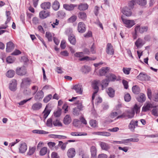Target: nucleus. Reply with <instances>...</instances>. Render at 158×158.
Wrapping results in <instances>:
<instances>
[{
  "mask_svg": "<svg viewBox=\"0 0 158 158\" xmlns=\"http://www.w3.org/2000/svg\"><path fill=\"white\" fill-rule=\"evenodd\" d=\"M72 29L69 28L66 31V33L68 35L70 34L69 35V40L71 44L75 45L76 43V40L75 36L72 34Z\"/></svg>",
  "mask_w": 158,
  "mask_h": 158,
  "instance_id": "1",
  "label": "nucleus"
},
{
  "mask_svg": "<svg viewBox=\"0 0 158 158\" xmlns=\"http://www.w3.org/2000/svg\"><path fill=\"white\" fill-rule=\"evenodd\" d=\"M134 111L131 110L126 111L121 115L118 116L116 119L127 117L128 118H132L134 115Z\"/></svg>",
  "mask_w": 158,
  "mask_h": 158,
  "instance_id": "2",
  "label": "nucleus"
},
{
  "mask_svg": "<svg viewBox=\"0 0 158 158\" xmlns=\"http://www.w3.org/2000/svg\"><path fill=\"white\" fill-rule=\"evenodd\" d=\"M100 84V81H99L95 80L93 82L92 85L93 88L94 90V91L92 96V99L93 100L94 98L95 94H96L98 91L99 88L98 86Z\"/></svg>",
  "mask_w": 158,
  "mask_h": 158,
  "instance_id": "3",
  "label": "nucleus"
},
{
  "mask_svg": "<svg viewBox=\"0 0 158 158\" xmlns=\"http://www.w3.org/2000/svg\"><path fill=\"white\" fill-rule=\"evenodd\" d=\"M121 19L123 23L127 28H131L135 24V21L133 20L125 19L122 16Z\"/></svg>",
  "mask_w": 158,
  "mask_h": 158,
  "instance_id": "4",
  "label": "nucleus"
},
{
  "mask_svg": "<svg viewBox=\"0 0 158 158\" xmlns=\"http://www.w3.org/2000/svg\"><path fill=\"white\" fill-rule=\"evenodd\" d=\"M138 121L133 119L130 122L128 127L131 131L133 132L135 127H138Z\"/></svg>",
  "mask_w": 158,
  "mask_h": 158,
  "instance_id": "5",
  "label": "nucleus"
},
{
  "mask_svg": "<svg viewBox=\"0 0 158 158\" xmlns=\"http://www.w3.org/2000/svg\"><path fill=\"white\" fill-rule=\"evenodd\" d=\"M31 81L29 78H25L22 80L21 87L22 88L26 87L29 86L31 84Z\"/></svg>",
  "mask_w": 158,
  "mask_h": 158,
  "instance_id": "6",
  "label": "nucleus"
},
{
  "mask_svg": "<svg viewBox=\"0 0 158 158\" xmlns=\"http://www.w3.org/2000/svg\"><path fill=\"white\" fill-rule=\"evenodd\" d=\"M16 72L17 74L20 76L24 75L27 73L26 68L24 66L18 67L16 69Z\"/></svg>",
  "mask_w": 158,
  "mask_h": 158,
  "instance_id": "7",
  "label": "nucleus"
},
{
  "mask_svg": "<svg viewBox=\"0 0 158 158\" xmlns=\"http://www.w3.org/2000/svg\"><path fill=\"white\" fill-rule=\"evenodd\" d=\"M148 27H140L139 25H137L135 28V31L136 32H139L141 33L146 32L147 31Z\"/></svg>",
  "mask_w": 158,
  "mask_h": 158,
  "instance_id": "8",
  "label": "nucleus"
},
{
  "mask_svg": "<svg viewBox=\"0 0 158 158\" xmlns=\"http://www.w3.org/2000/svg\"><path fill=\"white\" fill-rule=\"evenodd\" d=\"M67 154L69 158H73L76 155L75 149L73 148L69 149L67 152Z\"/></svg>",
  "mask_w": 158,
  "mask_h": 158,
  "instance_id": "9",
  "label": "nucleus"
},
{
  "mask_svg": "<svg viewBox=\"0 0 158 158\" xmlns=\"http://www.w3.org/2000/svg\"><path fill=\"white\" fill-rule=\"evenodd\" d=\"M27 144L24 142L20 144L19 148V152L20 153H24L27 150Z\"/></svg>",
  "mask_w": 158,
  "mask_h": 158,
  "instance_id": "10",
  "label": "nucleus"
},
{
  "mask_svg": "<svg viewBox=\"0 0 158 158\" xmlns=\"http://www.w3.org/2000/svg\"><path fill=\"white\" fill-rule=\"evenodd\" d=\"M78 31L80 33H84L86 30L85 24L82 22H79L78 24Z\"/></svg>",
  "mask_w": 158,
  "mask_h": 158,
  "instance_id": "11",
  "label": "nucleus"
},
{
  "mask_svg": "<svg viewBox=\"0 0 158 158\" xmlns=\"http://www.w3.org/2000/svg\"><path fill=\"white\" fill-rule=\"evenodd\" d=\"M122 13L127 16H130L132 14L131 9L128 7H125L122 10Z\"/></svg>",
  "mask_w": 158,
  "mask_h": 158,
  "instance_id": "12",
  "label": "nucleus"
},
{
  "mask_svg": "<svg viewBox=\"0 0 158 158\" xmlns=\"http://www.w3.org/2000/svg\"><path fill=\"white\" fill-rule=\"evenodd\" d=\"M106 53L109 55H113L114 54V50L113 47L110 43H108L106 46Z\"/></svg>",
  "mask_w": 158,
  "mask_h": 158,
  "instance_id": "13",
  "label": "nucleus"
},
{
  "mask_svg": "<svg viewBox=\"0 0 158 158\" xmlns=\"http://www.w3.org/2000/svg\"><path fill=\"white\" fill-rule=\"evenodd\" d=\"M77 6V5L73 4H64L63 5L64 8L66 10L69 11L73 10L74 8Z\"/></svg>",
  "mask_w": 158,
  "mask_h": 158,
  "instance_id": "14",
  "label": "nucleus"
},
{
  "mask_svg": "<svg viewBox=\"0 0 158 158\" xmlns=\"http://www.w3.org/2000/svg\"><path fill=\"white\" fill-rule=\"evenodd\" d=\"M44 97V94L42 90L39 91L35 96L34 98L36 101L41 100Z\"/></svg>",
  "mask_w": 158,
  "mask_h": 158,
  "instance_id": "15",
  "label": "nucleus"
},
{
  "mask_svg": "<svg viewBox=\"0 0 158 158\" xmlns=\"http://www.w3.org/2000/svg\"><path fill=\"white\" fill-rule=\"evenodd\" d=\"M73 89L75 90L76 93L79 94H82V86L81 84H77L75 85L73 87Z\"/></svg>",
  "mask_w": 158,
  "mask_h": 158,
  "instance_id": "16",
  "label": "nucleus"
},
{
  "mask_svg": "<svg viewBox=\"0 0 158 158\" xmlns=\"http://www.w3.org/2000/svg\"><path fill=\"white\" fill-rule=\"evenodd\" d=\"M50 13L48 11L42 10L39 13V17L41 19H44L50 15Z\"/></svg>",
  "mask_w": 158,
  "mask_h": 158,
  "instance_id": "17",
  "label": "nucleus"
},
{
  "mask_svg": "<svg viewBox=\"0 0 158 158\" xmlns=\"http://www.w3.org/2000/svg\"><path fill=\"white\" fill-rule=\"evenodd\" d=\"M17 83L16 80L15 79L12 80L10 81V90L15 91L17 89Z\"/></svg>",
  "mask_w": 158,
  "mask_h": 158,
  "instance_id": "18",
  "label": "nucleus"
},
{
  "mask_svg": "<svg viewBox=\"0 0 158 158\" xmlns=\"http://www.w3.org/2000/svg\"><path fill=\"white\" fill-rule=\"evenodd\" d=\"M144 44L143 40L140 38H138L135 42V44L137 48L141 47Z\"/></svg>",
  "mask_w": 158,
  "mask_h": 158,
  "instance_id": "19",
  "label": "nucleus"
},
{
  "mask_svg": "<svg viewBox=\"0 0 158 158\" xmlns=\"http://www.w3.org/2000/svg\"><path fill=\"white\" fill-rule=\"evenodd\" d=\"M153 107L151 103H146L143 107L142 110L146 112L149 110L151 108Z\"/></svg>",
  "mask_w": 158,
  "mask_h": 158,
  "instance_id": "20",
  "label": "nucleus"
},
{
  "mask_svg": "<svg viewBox=\"0 0 158 158\" xmlns=\"http://www.w3.org/2000/svg\"><path fill=\"white\" fill-rule=\"evenodd\" d=\"M88 7L86 3H81L78 5V9L80 10H85L88 9Z\"/></svg>",
  "mask_w": 158,
  "mask_h": 158,
  "instance_id": "21",
  "label": "nucleus"
},
{
  "mask_svg": "<svg viewBox=\"0 0 158 158\" xmlns=\"http://www.w3.org/2000/svg\"><path fill=\"white\" fill-rule=\"evenodd\" d=\"M9 11L8 12L7 11H6V15L7 17V20L6 21L5 23V25H2L0 26V29H6L7 27V26L6 24L9 22L10 21V19L9 18V15L10 14H8V13H9Z\"/></svg>",
  "mask_w": 158,
  "mask_h": 158,
  "instance_id": "22",
  "label": "nucleus"
},
{
  "mask_svg": "<svg viewBox=\"0 0 158 158\" xmlns=\"http://www.w3.org/2000/svg\"><path fill=\"white\" fill-rule=\"evenodd\" d=\"M42 106L40 103H35L32 105L31 108L33 110H38L41 108Z\"/></svg>",
  "mask_w": 158,
  "mask_h": 158,
  "instance_id": "23",
  "label": "nucleus"
},
{
  "mask_svg": "<svg viewBox=\"0 0 158 158\" xmlns=\"http://www.w3.org/2000/svg\"><path fill=\"white\" fill-rule=\"evenodd\" d=\"M71 119L69 115H66L64 118L63 123L65 125H68L71 122Z\"/></svg>",
  "mask_w": 158,
  "mask_h": 158,
  "instance_id": "24",
  "label": "nucleus"
},
{
  "mask_svg": "<svg viewBox=\"0 0 158 158\" xmlns=\"http://www.w3.org/2000/svg\"><path fill=\"white\" fill-rule=\"evenodd\" d=\"M109 81L108 79L103 80L102 81V82L100 83V85H101L102 88V90H103L109 84Z\"/></svg>",
  "mask_w": 158,
  "mask_h": 158,
  "instance_id": "25",
  "label": "nucleus"
},
{
  "mask_svg": "<svg viewBox=\"0 0 158 158\" xmlns=\"http://www.w3.org/2000/svg\"><path fill=\"white\" fill-rule=\"evenodd\" d=\"M41 7L44 10L49 9L51 7V3L49 2L42 3L41 5Z\"/></svg>",
  "mask_w": 158,
  "mask_h": 158,
  "instance_id": "26",
  "label": "nucleus"
},
{
  "mask_svg": "<svg viewBox=\"0 0 158 158\" xmlns=\"http://www.w3.org/2000/svg\"><path fill=\"white\" fill-rule=\"evenodd\" d=\"M106 92L110 97L113 98L114 96V90L111 87L109 88Z\"/></svg>",
  "mask_w": 158,
  "mask_h": 158,
  "instance_id": "27",
  "label": "nucleus"
},
{
  "mask_svg": "<svg viewBox=\"0 0 158 158\" xmlns=\"http://www.w3.org/2000/svg\"><path fill=\"white\" fill-rule=\"evenodd\" d=\"M137 99L139 102H144L146 100L145 95L143 94H141L137 98Z\"/></svg>",
  "mask_w": 158,
  "mask_h": 158,
  "instance_id": "28",
  "label": "nucleus"
},
{
  "mask_svg": "<svg viewBox=\"0 0 158 158\" xmlns=\"http://www.w3.org/2000/svg\"><path fill=\"white\" fill-rule=\"evenodd\" d=\"M52 8L55 10H57L59 9L60 7V4L59 2L56 0L53 3L52 6Z\"/></svg>",
  "mask_w": 158,
  "mask_h": 158,
  "instance_id": "29",
  "label": "nucleus"
},
{
  "mask_svg": "<svg viewBox=\"0 0 158 158\" xmlns=\"http://www.w3.org/2000/svg\"><path fill=\"white\" fill-rule=\"evenodd\" d=\"M89 124L92 128H95L98 127V122L95 120H91L89 122Z\"/></svg>",
  "mask_w": 158,
  "mask_h": 158,
  "instance_id": "30",
  "label": "nucleus"
},
{
  "mask_svg": "<svg viewBox=\"0 0 158 158\" xmlns=\"http://www.w3.org/2000/svg\"><path fill=\"white\" fill-rule=\"evenodd\" d=\"M48 105L46 106L44 111L43 112V114H44V119L47 118L51 111V110L50 109H48Z\"/></svg>",
  "mask_w": 158,
  "mask_h": 158,
  "instance_id": "31",
  "label": "nucleus"
},
{
  "mask_svg": "<svg viewBox=\"0 0 158 158\" xmlns=\"http://www.w3.org/2000/svg\"><path fill=\"white\" fill-rule=\"evenodd\" d=\"M109 69L108 67H103L100 69L99 71V73L101 76L105 75L106 73L108 72Z\"/></svg>",
  "mask_w": 158,
  "mask_h": 158,
  "instance_id": "32",
  "label": "nucleus"
},
{
  "mask_svg": "<svg viewBox=\"0 0 158 158\" xmlns=\"http://www.w3.org/2000/svg\"><path fill=\"white\" fill-rule=\"evenodd\" d=\"M100 145L102 149L104 150H107L110 148L109 145L103 142H101Z\"/></svg>",
  "mask_w": 158,
  "mask_h": 158,
  "instance_id": "33",
  "label": "nucleus"
},
{
  "mask_svg": "<svg viewBox=\"0 0 158 158\" xmlns=\"http://www.w3.org/2000/svg\"><path fill=\"white\" fill-rule=\"evenodd\" d=\"M78 17L79 18L83 20H85L87 18V15L86 13L84 12H81L78 13Z\"/></svg>",
  "mask_w": 158,
  "mask_h": 158,
  "instance_id": "34",
  "label": "nucleus"
},
{
  "mask_svg": "<svg viewBox=\"0 0 158 158\" xmlns=\"http://www.w3.org/2000/svg\"><path fill=\"white\" fill-rule=\"evenodd\" d=\"M96 59V57H91L88 56H85L79 59L80 61H89V60H95Z\"/></svg>",
  "mask_w": 158,
  "mask_h": 158,
  "instance_id": "35",
  "label": "nucleus"
},
{
  "mask_svg": "<svg viewBox=\"0 0 158 158\" xmlns=\"http://www.w3.org/2000/svg\"><path fill=\"white\" fill-rule=\"evenodd\" d=\"M81 71L85 73H86L89 72L90 70V68L87 66H82L81 69Z\"/></svg>",
  "mask_w": 158,
  "mask_h": 158,
  "instance_id": "36",
  "label": "nucleus"
},
{
  "mask_svg": "<svg viewBox=\"0 0 158 158\" xmlns=\"http://www.w3.org/2000/svg\"><path fill=\"white\" fill-rule=\"evenodd\" d=\"M132 89L133 92L136 94H138L140 91L139 87L136 85L133 86Z\"/></svg>",
  "mask_w": 158,
  "mask_h": 158,
  "instance_id": "37",
  "label": "nucleus"
},
{
  "mask_svg": "<svg viewBox=\"0 0 158 158\" xmlns=\"http://www.w3.org/2000/svg\"><path fill=\"white\" fill-rule=\"evenodd\" d=\"M147 77L146 75L143 74L142 73H140L137 76V78L141 81H143L146 80V78Z\"/></svg>",
  "mask_w": 158,
  "mask_h": 158,
  "instance_id": "38",
  "label": "nucleus"
},
{
  "mask_svg": "<svg viewBox=\"0 0 158 158\" xmlns=\"http://www.w3.org/2000/svg\"><path fill=\"white\" fill-rule=\"evenodd\" d=\"M36 149L35 147H30L29 149L28 152L27 153V155L28 156H31L35 152Z\"/></svg>",
  "mask_w": 158,
  "mask_h": 158,
  "instance_id": "39",
  "label": "nucleus"
},
{
  "mask_svg": "<svg viewBox=\"0 0 158 158\" xmlns=\"http://www.w3.org/2000/svg\"><path fill=\"white\" fill-rule=\"evenodd\" d=\"M90 152L92 156L94 157L96 155L97 149L94 146H92L90 148Z\"/></svg>",
  "mask_w": 158,
  "mask_h": 158,
  "instance_id": "40",
  "label": "nucleus"
},
{
  "mask_svg": "<svg viewBox=\"0 0 158 158\" xmlns=\"http://www.w3.org/2000/svg\"><path fill=\"white\" fill-rule=\"evenodd\" d=\"M53 124L55 127H62V123L58 119H56L55 120H53Z\"/></svg>",
  "mask_w": 158,
  "mask_h": 158,
  "instance_id": "41",
  "label": "nucleus"
},
{
  "mask_svg": "<svg viewBox=\"0 0 158 158\" xmlns=\"http://www.w3.org/2000/svg\"><path fill=\"white\" fill-rule=\"evenodd\" d=\"M33 132L35 133H37L40 134H46L48 133V132L44 130H35L33 131Z\"/></svg>",
  "mask_w": 158,
  "mask_h": 158,
  "instance_id": "42",
  "label": "nucleus"
},
{
  "mask_svg": "<svg viewBox=\"0 0 158 158\" xmlns=\"http://www.w3.org/2000/svg\"><path fill=\"white\" fill-rule=\"evenodd\" d=\"M124 142L128 143L130 142H138L139 141V139L137 138H131L123 140Z\"/></svg>",
  "mask_w": 158,
  "mask_h": 158,
  "instance_id": "43",
  "label": "nucleus"
},
{
  "mask_svg": "<svg viewBox=\"0 0 158 158\" xmlns=\"http://www.w3.org/2000/svg\"><path fill=\"white\" fill-rule=\"evenodd\" d=\"M71 135L73 136H79L82 135H87V134L86 133H84L82 134L81 132H72L70 134Z\"/></svg>",
  "mask_w": 158,
  "mask_h": 158,
  "instance_id": "44",
  "label": "nucleus"
},
{
  "mask_svg": "<svg viewBox=\"0 0 158 158\" xmlns=\"http://www.w3.org/2000/svg\"><path fill=\"white\" fill-rule=\"evenodd\" d=\"M47 150V148L46 147L42 148L40 152V155L41 156L45 155L46 153Z\"/></svg>",
  "mask_w": 158,
  "mask_h": 158,
  "instance_id": "45",
  "label": "nucleus"
},
{
  "mask_svg": "<svg viewBox=\"0 0 158 158\" xmlns=\"http://www.w3.org/2000/svg\"><path fill=\"white\" fill-rule=\"evenodd\" d=\"M97 135L102 136H109L110 135V134L108 132H97Z\"/></svg>",
  "mask_w": 158,
  "mask_h": 158,
  "instance_id": "46",
  "label": "nucleus"
},
{
  "mask_svg": "<svg viewBox=\"0 0 158 158\" xmlns=\"http://www.w3.org/2000/svg\"><path fill=\"white\" fill-rule=\"evenodd\" d=\"M51 137L54 138H58L59 139H65L67 138V137L65 136L60 135H51Z\"/></svg>",
  "mask_w": 158,
  "mask_h": 158,
  "instance_id": "47",
  "label": "nucleus"
},
{
  "mask_svg": "<svg viewBox=\"0 0 158 158\" xmlns=\"http://www.w3.org/2000/svg\"><path fill=\"white\" fill-rule=\"evenodd\" d=\"M77 19V16L73 15L68 19V21L69 23H73L76 21Z\"/></svg>",
  "mask_w": 158,
  "mask_h": 158,
  "instance_id": "48",
  "label": "nucleus"
},
{
  "mask_svg": "<svg viewBox=\"0 0 158 158\" xmlns=\"http://www.w3.org/2000/svg\"><path fill=\"white\" fill-rule=\"evenodd\" d=\"M46 37L47 38L48 41H51L52 40V35L51 33L49 32H46Z\"/></svg>",
  "mask_w": 158,
  "mask_h": 158,
  "instance_id": "49",
  "label": "nucleus"
},
{
  "mask_svg": "<svg viewBox=\"0 0 158 158\" xmlns=\"http://www.w3.org/2000/svg\"><path fill=\"white\" fill-rule=\"evenodd\" d=\"M73 125L76 127H80V121L78 119H74L73 121Z\"/></svg>",
  "mask_w": 158,
  "mask_h": 158,
  "instance_id": "50",
  "label": "nucleus"
},
{
  "mask_svg": "<svg viewBox=\"0 0 158 158\" xmlns=\"http://www.w3.org/2000/svg\"><path fill=\"white\" fill-rule=\"evenodd\" d=\"M52 118L48 119L47 121L46 125L47 126L52 127Z\"/></svg>",
  "mask_w": 158,
  "mask_h": 158,
  "instance_id": "51",
  "label": "nucleus"
},
{
  "mask_svg": "<svg viewBox=\"0 0 158 158\" xmlns=\"http://www.w3.org/2000/svg\"><path fill=\"white\" fill-rule=\"evenodd\" d=\"M125 101L126 102H129L131 99V97L130 94L128 93L125 94L124 96Z\"/></svg>",
  "mask_w": 158,
  "mask_h": 158,
  "instance_id": "52",
  "label": "nucleus"
},
{
  "mask_svg": "<svg viewBox=\"0 0 158 158\" xmlns=\"http://www.w3.org/2000/svg\"><path fill=\"white\" fill-rule=\"evenodd\" d=\"M152 114L155 116H158V109L155 107L152 110Z\"/></svg>",
  "mask_w": 158,
  "mask_h": 158,
  "instance_id": "53",
  "label": "nucleus"
},
{
  "mask_svg": "<svg viewBox=\"0 0 158 158\" xmlns=\"http://www.w3.org/2000/svg\"><path fill=\"white\" fill-rule=\"evenodd\" d=\"M31 89L33 91V95H35L38 89V87L37 86H33L32 88Z\"/></svg>",
  "mask_w": 158,
  "mask_h": 158,
  "instance_id": "54",
  "label": "nucleus"
},
{
  "mask_svg": "<svg viewBox=\"0 0 158 158\" xmlns=\"http://www.w3.org/2000/svg\"><path fill=\"white\" fill-rule=\"evenodd\" d=\"M23 93L25 95H29L31 94V90L30 89L26 88L24 90Z\"/></svg>",
  "mask_w": 158,
  "mask_h": 158,
  "instance_id": "55",
  "label": "nucleus"
},
{
  "mask_svg": "<svg viewBox=\"0 0 158 158\" xmlns=\"http://www.w3.org/2000/svg\"><path fill=\"white\" fill-rule=\"evenodd\" d=\"M80 111L81 110L77 108H74L73 109V114L74 115L77 116L79 114Z\"/></svg>",
  "mask_w": 158,
  "mask_h": 158,
  "instance_id": "56",
  "label": "nucleus"
},
{
  "mask_svg": "<svg viewBox=\"0 0 158 158\" xmlns=\"http://www.w3.org/2000/svg\"><path fill=\"white\" fill-rule=\"evenodd\" d=\"M76 104H77V107L81 110H82L83 108V106L82 105V103L81 102H80L79 101H77L75 103Z\"/></svg>",
  "mask_w": 158,
  "mask_h": 158,
  "instance_id": "57",
  "label": "nucleus"
},
{
  "mask_svg": "<svg viewBox=\"0 0 158 158\" xmlns=\"http://www.w3.org/2000/svg\"><path fill=\"white\" fill-rule=\"evenodd\" d=\"M52 95L51 94L48 95L44 98V101L46 103L48 102L52 98Z\"/></svg>",
  "mask_w": 158,
  "mask_h": 158,
  "instance_id": "58",
  "label": "nucleus"
},
{
  "mask_svg": "<svg viewBox=\"0 0 158 158\" xmlns=\"http://www.w3.org/2000/svg\"><path fill=\"white\" fill-rule=\"evenodd\" d=\"M131 70V69L129 68H123V73L126 74H129L130 73V72Z\"/></svg>",
  "mask_w": 158,
  "mask_h": 158,
  "instance_id": "59",
  "label": "nucleus"
},
{
  "mask_svg": "<svg viewBox=\"0 0 158 158\" xmlns=\"http://www.w3.org/2000/svg\"><path fill=\"white\" fill-rule=\"evenodd\" d=\"M137 3L141 6H144L147 3L146 0H139L138 2Z\"/></svg>",
  "mask_w": 158,
  "mask_h": 158,
  "instance_id": "60",
  "label": "nucleus"
},
{
  "mask_svg": "<svg viewBox=\"0 0 158 158\" xmlns=\"http://www.w3.org/2000/svg\"><path fill=\"white\" fill-rule=\"evenodd\" d=\"M32 22L34 24L36 25L39 23V21L38 18L34 17L32 19Z\"/></svg>",
  "mask_w": 158,
  "mask_h": 158,
  "instance_id": "61",
  "label": "nucleus"
},
{
  "mask_svg": "<svg viewBox=\"0 0 158 158\" xmlns=\"http://www.w3.org/2000/svg\"><path fill=\"white\" fill-rule=\"evenodd\" d=\"M83 52H77L74 54V56L77 57H81L83 56Z\"/></svg>",
  "mask_w": 158,
  "mask_h": 158,
  "instance_id": "62",
  "label": "nucleus"
},
{
  "mask_svg": "<svg viewBox=\"0 0 158 158\" xmlns=\"http://www.w3.org/2000/svg\"><path fill=\"white\" fill-rule=\"evenodd\" d=\"M95 48V46L94 44L93 43L91 46L90 47V52H91L92 54H95L96 53Z\"/></svg>",
  "mask_w": 158,
  "mask_h": 158,
  "instance_id": "63",
  "label": "nucleus"
},
{
  "mask_svg": "<svg viewBox=\"0 0 158 158\" xmlns=\"http://www.w3.org/2000/svg\"><path fill=\"white\" fill-rule=\"evenodd\" d=\"M31 99V98H30L28 99H25L19 102L18 103V104L20 106H22L26 103L27 101L30 100Z\"/></svg>",
  "mask_w": 158,
  "mask_h": 158,
  "instance_id": "64",
  "label": "nucleus"
}]
</instances>
